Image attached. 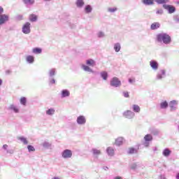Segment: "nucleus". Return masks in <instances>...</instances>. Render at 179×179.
<instances>
[{"label": "nucleus", "instance_id": "nucleus-2", "mask_svg": "<svg viewBox=\"0 0 179 179\" xmlns=\"http://www.w3.org/2000/svg\"><path fill=\"white\" fill-rule=\"evenodd\" d=\"M110 85L118 87V86H121V81L117 77H114L110 81Z\"/></svg>", "mask_w": 179, "mask_h": 179}, {"label": "nucleus", "instance_id": "nucleus-29", "mask_svg": "<svg viewBox=\"0 0 179 179\" xmlns=\"http://www.w3.org/2000/svg\"><path fill=\"white\" fill-rule=\"evenodd\" d=\"M160 107L161 108H167V107H169V103L166 101L164 102H162L160 104Z\"/></svg>", "mask_w": 179, "mask_h": 179}, {"label": "nucleus", "instance_id": "nucleus-36", "mask_svg": "<svg viewBox=\"0 0 179 179\" xmlns=\"http://www.w3.org/2000/svg\"><path fill=\"white\" fill-rule=\"evenodd\" d=\"M27 149L29 152H35L36 149L33 147V145H28Z\"/></svg>", "mask_w": 179, "mask_h": 179}, {"label": "nucleus", "instance_id": "nucleus-49", "mask_svg": "<svg viewBox=\"0 0 179 179\" xmlns=\"http://www.w3.org/2000/svg\"><path fill=\"white\" fill-rule=\"evenodd\" d=\"M115 179H122V178L117 176V177L115 178Z\"/></svg>", "mask_w": 179, "mask_h": 179}, {"label": "nucleus", "instance_id": "nucleus-45", "mask_svg": "<svg viewBox=\"0 0 179 179\" xmlns=\"http://www.w3.org/2000/svg\"><path fill=\"white\" fill-rule=\"evenodd\" d=\"M129 83H134V82H135V78H129Z\"/></svg>", "mask_w": 179, "mask_h": 179}, {"label": "nucleus", "instance_id": "nucleus-26", "mask_svg": "<svg viewBox=\"0 0 179 179\" xmlns=\"http://www.w3.org/2000/svg\"><path fill=\"white\" fill-rule=\"evenodd\" d=\"M92 6L90 5H87L85 8V10L87 13H90V12H92Z\"/></svg>", "mask_w": 179, "mask_h": 179}, {"label": "nucleus", "instance_id": "nucleus-11", "mask_svg": "<svg viewBox=\"0 0 179 179\" xmlns=\"http://www.w3.org/2000/svg\"><path fill=\"white\" fill-rule=\"evenodd\" d=\"M127 153H128L129 155H134V154H135V153H138V150L136 149V148H133V147H131V148H129L128 149Z\"/></svg>", "mask_w": 179, "mask_h": 179}, {"label": "nucleus", "instance_id": "nucleus-50", "mask_svg": "<svg viewBox=\"0 0 179 179\" xmlns=\"http://www.w3.org/2000/svg\"><path fill=\"white\" fill-rule=\"evenodd\" d=\"M2 85V80L0 79V86Z\"/></svg>", "mask_w": 179, "mask_h": 179}, {"label": "nucleus", "instance_id": "nucleus-32", "mask_svg": "<svg viewBox=\"0 0 179 179\" xmlns=\"http://www.w3.org/2000/svg\"><path fill=\"white\" fill-rule=\"evenodd\" d=\"M155 2H157V3L159 4H163V3H167V2H169V0H155Z\"/></svg>", "mask_w": 179, "mask_h": 179}, {"label": "nucleus", "instance_id": "nucleus-18", "mask_svg": "<svg viewBox=\"0 0 179 179\" xmlns=\"http://www.w3.org/2000/svg\"><path fill=\"white\" fill-rule=\"evenodd\" d=\"M27 62H29V64H33V62H34V57L31 56V55L27 56Z\"/></svg>", "mask_w": 179, "mask_h": 179}, {"label": "nucleus", "instance_id": "nucleus-21", "mask_svg": "<svg viewBox=\"0 0 179 179\" xmlns=\"http://www.w3.org/2000/svg\"><path fill=\"white\" fill-rule=\"evenodd\" d=\"M101 76L103 78V80H107V78H108V74L106 71H102L101 73Z\"/></svg>", "mask_w": 179, "mask_h": 179}, {"label": "nucleus", "instance_id": "nucleus-40", "mask_svg": "<svg viewBox=\"0 0 179 179\" xmlns=\"http://www.w3.org/2000/svg\"><path fill=\"white\" fill-rule=\"evenodd\" d=\"M123 96L126 98H128V97H129V93H128V92H124Z\"/></svg>", "mask_w": 179, "mask_h": 179}, {"label": "nucleus", "instance_id": "nucleus-9", "mask_svg": "<svg viewBox=\"0 0 179 179\" xmlns=\"http://www.w3.org/2000/svg\"><path fill=\"white\" fill-rule=\"evenodd\" d=\"M122 143H124V138L122 137L117 138L115 141V144H116L117 146H120V145H122Z\"/></svg>", "mask_w": 179, "mask_h": 179}, {"label": "nucleus", "instance_id": "nucleus-33", "mask_svg": "<svg viewBox=\"0 0 179 179\" xmlns=\"http://www.w3.org/2000/svg\"><path fill=\"white\" fill-rule=\"evenodd\" d=\"M170 153H171V151L169 149H165L163 152L164 156H170Z\"/></svg>", "mask_w": 179, "mask_h": 179}, {"label": "nucleus", "instance_id": "nucleus-30", "mask_svg": "<svg viewBox=\"0 0 179 179\" xmlns=\"http://www.w3.org/2000/svg\"><path fill=\"white\" fill-rule=\"evenodd\" d=\"M145 5H153V0H143Z\"/></svg>", "mask_w": 179, "mask_h": 179}, {"label": "nucleus", "instance_id": "nucleus-43", "mask_svg": "<svg viewBox=\"0 0 179 179\" xmlns=\"http://www.w3.org/2000/svg\"><path fill=\"white\" fill-rule=\"evenodd\" d=\"M98 37H104V33L103 32H99L98 34Z\"/></svg>", "mask_w": 179, "mask_h": 179}, {"label": "nucleus", "instance_id": "nucleus-51", "mask_svg": "<svg viewBox=\"0 0 179 179\" xmlns=\"http://www.w3.org/2000/svg\"><path fill=\"white\" fill-rule=\"evenodd\" d=\"M53 179H59V178H58V177H55V178H53Z\"/></svg>", "mask_w": 179, "mask_h": 179}, {"label": "nucleus", "instance_id": "nucleus-44", "mask_svg": "<svg viewBox=\"0 0 179 179\" xmlns=\"http://www.w3.org/2000/svg\"><path fill=\"white\" fill-rule=\"evenodd\" d=\"M2 13H3V8L0 6V16L2 15Z\"/></svg>", "mask_w": 179, "mask_h": 179}, {"label": "nucleus", "instance_id": "nucleus-19", "mask_svg": "<svg viewBox=\"0 0 179 179\" xmlns=\"http://www.w3.org/2000/svg\"><path fill=\"white\" fill-rule=\"evenodd\" d=\"M69 94H70L69 91H68L67 90H64L62 92V97H68Z\"/></svg>", "mask_w": 179, "mask_h": 179}, {"label": "nucleus", "instance_id": "nucleus-13", "mask_svg": "<svg viewBox=\"0 0 179 179\" xmlns=\"http://www.w3.org/2000/svg\"><path fill=\"white\" fill-rule=\"evenodd\" d=\"M164 75H166V71L161 70L157 74V79H163V76H164Z\"/></svg>", "mask_w": 179, "mask_h": 179}, {"label": "nucleus", "instance_id": "nucleus-39", "mask_svg": "<svg viewBox=\"0 0 179 179\" xmlns=\"http://www.w3.org/2000/svg\"><path fill=\"white\" fill-rule=\"evenodd\" d=\"M50 76H54L55 75V69H52L49 71Z\"/></svg>", "mask_w": 179, "mask_h": 179}, {"label": "nucleus", "instance_id": "nucleus-24", "mask_svg": "<svg viewBox=\"0 0 179 179\" xmlns=\"http://www.w3.org/2000/svg\"><path fill=\"white\" fill-rule=\"evenodd\" d=\"M29 20L31 22H36V20H37V15H34V14H31L29 15Z\"/></svg>", "mask_w": 179, "mask_h": 179}, {"label": "nucleus", "instance_id": "nucleus-10", "mask_svg": "<svg viewBox=\"0 0 179 179\" xmlns=\"http://www.w3.org/2000/svg\"><path fill=\"white\" fill-rule=\"evenodd\" d=\"M150 65L151 66V68H152V69H157V68H159V64H157V62L155 61H151L150 62Z\"/></svg>", "mask_w": 179, "mask_h": 179}, {"label": "nucleus", "instance_id": "nucleus-48", "mask_svg": "<svg viewBox=\"0 0 179 179\" xmlns=\"http://www.w3.org/2000/svg\"><path fill=\"white\" fill-rule=\"evenodd\" d=\"M176 179H179V173L176 174Z\"/></svg>", "mask_w": 179, "mask_h": 179}, {"label": "nucleus", "instance_id": "nucleus-17", "mask_svg": "<svg viewBox=\"0 0 179 179\" xmlns=\"http://www.w3.org/2000/svg\"><path fill=\"white\" fill-rule=\"evenodd\" d=\"M76 5L78 6V8H82V6L85 5V1H83V0H77Z\"/></svg>", "mask_w": 179, "mask_h": 179}, {"label": "nucleus", "instance_id": "nucleus-6", "mask_svg": "<svg viewBox=\"0 0 179 179\" xmlns=\"http://www.w3.org/2000/svg\"><path fill=\"white\" fill-rule=\"evenodd\" d=\"M123 115L125 118H128L129 120H131V118H134V116L135 115V113H134L131 110H127L123 113Z\"/></svg>", "mask_w": 179, "mask_h": 179}, {"label": "nucleus", "instance_id": "nucleus-7", "mask_svg": "<svg viewBox=\"0 0 179 179\" xmlns=\"http://www.w3.org/2000/svg\"><path fill=\"white\" fill-rule=\"evenodd\" d=\"M164 8L169 10V13H174L176 12V7L173 6L164 5Z\"/></svg>", "mask_w": 179, "mask_h": 179}, {"label": "nucleus", "instance_id": "nucleus-27", "mask_svg": "<svg viewBox=\"0 0 179 179\" xmlns=\"http://www.w3.org/2000/svg\"><path fill=\"white\" fill-rule=\"evenodd\" d=\"M32 51L34 54H41L42 50L41 48H34Z\"/></svg>", "mask_w": 179, "mask_h": 179}, {"label": "nucleus", "instance_id": "nucleus-42", "mask_svg": "<svg viewBox=\"0 0 179 179\" xmlns=\"http://www.w3.org/2000/svg\"><path fill=\"white\" fill-rule=\"evenodd\" d=\"M138 166V165H136V164H133L131 166V169L132 170H135V169H136V167Z\"/></svg>", "mask_w": 179, "mask_h": 179}, {"label": "nucleus", "instance_id": "nucleus-52", "mask_svg": "<svg viewBox=\"0 0 179 179\" xmlns=\"http://www.w3.org/2000/svg\"><path fill=\"white\" fill-rule=\"evenodd\" d=\"M45 1H51V0H45Z\"/></svg>", "mask_w": 179, "mask_h": 179}, {"label": "nucleus", "instance_id": "nucleus-46", "mask_svg": "<svg viewBox=\"0 0 179 179\" xmlns=\"http://www.w3.org/2000/svg\"><path fill=\"white\" fill-rule=\"evenodd\" d=\"M3 149H4L5 150H6V149H8V145L5 144L3 145Z\"/></svg>", "mask_w": 179, "mask_h": 179}, {"label": "nucleus", "instance_id": "nucleus-34", "mask_svg": "<svg viewBox=\"0 0 179 179\" xmlns=\"http://www.w3.org/2000/svg\"><path fill=\"white\" fill-rule=\"evenodd\" d=\"M10 110H13L14 111V113H19V109L17 108H16V106L11 105L10 106Z\"/></svg>", "mask_w": 179, "mask_h": 179}, {"label": "nucleus", "instance_id": "nucleus-31", "mask_svg": "<svg viewBox=\"0 0 179 179\" xmlns=\"http://www.w3.org/2000/svg\"><path fill=\"white\" fill-rule=\"evenodd\" d=\"M54 113H55V110H54L52 108H50L46 111V114L48 115H52V114H54Z\"/></svg>", "mask_w": 179, "mask_h": 179}, {"label": "nucleus", "instance_id": "nucleus-8", "mask_svg": "<svg viewBox=\"0 0 179 179\" xmlns=\"http://www.w3.org/2000/svg\"><path fill=\"white\" fill-rule=\"evenodd\" d=\"M77 122L78 124H80V125L83 124H86V119L84 117V116H79L77 118Z\"/></svg>", "mask_w": 179, "mask_h": 179}, {"label": "nucleus", "instance_id": "nucleus-1", "mask_svg": "<svg viewBox=\"0 0 179 179\" xmlns=\"http://www.w3.org/2000/svg\"><path fill=\"white\" fill-rule=\"evenodd\" d=\"M157 40L159 43L163 41L164 44H170V43H171V37H170L169 34L164 33L157 35Z\"/></svg>", "mask_w": 179, "mask_h": 179}, {"label": "nucleus", "instance_id": "nucleus-16", "mask_svg": "<svg viewBox=\"0 0 179 179\" xmlns=\"http://www.w3.org/2000/svg\"><path fill=\"white\" fill-rule=\"evenodd\" d=\"M144 140L145 142H150V141H153V136L150 134H147L144 136Z\"/></svg>", "mask_w": 179, "mask_h": 179}, {"label": "nucleus", "instance_id": "nucleus-4", "mask_svg": "<svg viewBox=\"0 0 179 179\" xmlns=\"http://www.w3.org/2000/svg\"><path fill=\"white\" fill-rule=\"evenodd\" d=\"M22 32L24 34H29L30 33V23L27 22L22 27Z\"/></svg>", "mask_w": 179, "mask_h": 179}, {"label": "nucleus", "instance_id": "nucleus-12", "mask_svg": "<svg viewBox=\"0 0 179 179\" xmlns=\"http://www.w3.org/2000/svg\"><path fill=\"white\" fill-rule=\"evenodd\" d=\"M160 27V23L159 22H154L151 24V30H156L157 29H159Z\"/></svg>", "mask_w": 179, "mask_h": 179}, {"label": "nucleus", "instance_id": "nucleus-35", "mask_svg": "<svg viewBox=\"0 0 179 179\" xmlns=\"http://www.w3.org/2000/svg\"><path fill=\"white\" fill-rule=\"evenodd\" d=\"M24 3L26 4L33 5L34 0H24Z\"/></svg>", "mask_w": 179, "mask_h": 179}, {"label": "nucleus", "instance_id": "nucleus-15", "mask_svg": "<svg viewBox=\"0 0 179 179\" xmlns=\"http://www.w3.org/2000/svg\"><path fill=\"white\" fill-rule=\"evenodd\" d=\"M106 152L109 156H114V149L111 147H108L106 149Z\"/></svg>", "mask_w": 179, "mask_h": 179}, {"label": "nucleus", "instance_id": "nucleus-14", "mask_svg": "<svg viewBox=\"0 0 179 179\" xmlns=\"http://www.w3.org/2000/svg\"><path fill=\"white\" fill-rule=\"evenodd\" d=\"M86 64L89 66H94V65H96V62H94V60H93L92 59H90L87 60Z\"/></svg>", "mask_w": 179, "mask_h": 179}, {"label": "nucleus", "instance_id": "nucleus-22", "mask_svg": "<svg viewBox=\"0 0 179 179\" xmlns=\"http://www.w3.org/2000/svg\"><path fill=\"white\" fill-rule=\"evenodd\" d=\"M133 111L134 113H139L141 111V107L138 105H133Z\"/></svg>", "mask_w": 179, "mask_h": 179}, {"label": "nucleus", "instance_id": "nucleus-3", "mask_svg": "<svg viewBox=\"0 0 179 179\" xmlns=\"http://www.w3.org/2000/svg\"><path fill=\"white\" fill-rule=\"evenodd\" d=\"M62 157H64V159H69L72 157V151L71 150H65L62 152Z\"/></svg>", "mask_w": 179, "mask_h": 179}, {"label": "nucleus", "instance_id": "nucleus-25", "mask_svg": "<svg viewBox=\"0 0 179 179\" xmlns=\"http://www.w3.org/2000/svg\"><path fill=\"white\" fill-rule=\"evenodd\" d=\"M19 141H21L24 145H27L29 143V141H27V139L24 137H18Z\"/></svg>", "mask_w": 179, "mask_h": 179}, {"label": "nucleus", "instance_id": "nucleus-38", "mask_svg": "<svg viewBox=\"0 0 179 179\" xmlns=\"http://www.w3.org/2000/svg\"><path fill=\"white\" fill-rule=\"evenodd\" d=\"M92 152L94 155H100V153H101V152L97 149H93Z\"/></svg>", "mask_w": 179, "mask_h": 179}, {"label": "nucleus", "instance_id": "nucleus-5", "mask_svg": "<svg viewBox=\"0 0 179 179\" xmlns=\"http://www.w3.org/2000/svg\"><path fill=\"white\" fill-rule=\"evenodd\" d=\"M9 20V15L3 14L0 15V24H3V23H6Z\"/></svg>", "mask_w": 179, "mask_h": 179}, {"label": "nucleus", "instance_id": "nucleus-28", "mask_svg": "<svg viewBox=\"0 0 179 179\" xmlns=\"http://www.w3.org/2000/svg\"><path fill=\"white\" fill-rule=\"evenodd\" d=\"M83 69H84V71H86L87 72H93V70H92V69H90L89 66L83 65Z\"/></svg>", "mask_w": 179, "mask_h": 179}, {"label": "nucleus", "instance_id": "nucleus-20", "mask_svg": "<svg viewBox=\"0 0 179 179\" xmlns=\"http://www.w3.org/2000/svg\"><path fill=\"white\" fill-rule=\"evenodd\" d=\"M177 101H172L169 103V107L173 110V108H176V106H177Z\"/></svg>", "mask_w": 179, "mask_h": 179}, {"label": "nucleus", "instance_id": "nucleus-41", "mask_svg": "<svg viewBox=\"0 0 179 179\" xmlns=\"http://www.w3.org/2000/svg\"><path fill=\"white\" fill-rule=\"evenodd\" d=\"M115 10H117V8H108V12H115Z\"/></svg>", "mask_w": 179, "mask_h": 179}, {"label": "nucleus", "instance_id": "nucleus-47", "mask_svg": "<svg viewBox=\"0 0 179 179\" xmlns=\"http://www.w3.org/2000/svg\"><path fill=\"white\" fill-rule=\"evenodd\" d=\"M50 83L52 85H54L55 83V79H52V80H50Z\"/></svg>", "mask_w": 179, "mask_h": 179}, {"label": "nucleus", "instance_id": "nucleus-23", "mask_svg": "<svg viewBox=\"0 0 179 179\" xmlns=\"http://www.w3.org/2000/svg\"><path fill=\"white\" fill-rule=\"evenodd\" d=\"M114 50L116 51V52H119V51L121 50V45H120V43H115L114 45Z\"/></svg>", "mask_w": 179, "mask_h": 179}, {"label": "nucleus", "instance_id": "nucleus-37", "mask_svg": "<svg viewBox=\"0 0 179 179\" xmlns=\"http://www.w3.org/2000/svg\"><path fill=\"white\" fill-rule=\"evenodd\" d=\"M26 102H27L26 98L22 97L20 99V103H21V104H23V106H26Z\"/></svg>", "mask_w": 179, "mask_h": 179}]
</instances>
